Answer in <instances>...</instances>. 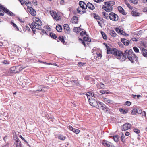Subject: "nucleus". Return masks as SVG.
I'll list each match as a JSON object with an SVG mask.
<instances>
[{"mask_svg": "<svg viewBox=\"0 0 147 147\" xmlns=\"http://www.w3.org/2000/svg\"><path fill=\"white\" fill-rule=\"evenodd\" d=\"M131 14L133 16H139L140 15V13L136 12L135 11H132L131 13Z\"/></svg>", "mask_w": 147, "mask_h": 147, "instance_id": "obj_32", "label": "nucleus"}, {"mask_svg": "<svg viewBox=\"0 0 147 147\" xmlns=\"http://www.w3.org/2000/svg\"><path fill=\"white\" fill-rule=\"evenodd\" d=\"M79 40H81L82 42V44L84 45V46H86V45L85 44L83 40L80 38H79Z\"/></svg>", "mask_w": 147, "mask_h": 147, "instance_id": "obj_60", "label": "nucleus"}, {"mask_svg": "<svg viewBox=\"0 0 147 147\" xmlns=\"http://www.w3.org/2000/svg\"><path fill=\"white\" fill-rule=\"evenodd\" d=\"M19 1L20 3L22 5H24V1H23V0H18Z\"/></svg>", "mask_w": 147, "mask_h": 147, "instance_id": "obj_61", "label": "nucleus"}, {"mask_svg": "<svg viewBox=\"0 0 147 147\" xmlns=\"http://www.w3.org/2000/svg\"><path fill=\"white\" fill-rule=\"evenodd\" d=\"M102 100L104 102L107 104L108 103L112 104L113 103V100L108 98H103Z\"/></svg>", "mask_w": 147, "mask_h": 147, "instance_id": "obj_21", "label": "nucleus"}, {"mask_svg": "<svg viewBox=\"0 0 147 147\" xmlns=\"http://www.w3.org/2000/svg\"><path fill=\"white\" fill-rule=\"evenodd\" d=\"M88 101L89 102L90 104L93 107L98 109L99 108V106L96 100L93 99V98H88Z\"/></svg>", "mask_w": 147, "mask_h": 147, "instance_id": "obj_4", "label": "nucleus"}, {"mask_svg": "<svg viewBox=\"0 0 147 147\" xmlns=\"http://www.w3.org/2000/svg\"><path fill=\"white\" fill-rule=\"evenodd\" d=\"M139 0H131V3L134 4H137Z\"/></svg>", "mask_w": 147, "mask_h": 147, "instance_id": "obj_43", "label": "nucleus"}, {"mask_svg": "<svg viewBox=\"0 0 147 147\" xmlns=\"http://www.w3.org/2000/svg\"><path fill=\"white\" fill-rule=\"evenodd\" d=\"M16 147H22L21 142L18 138L16 137Z\"/></svg>", "mask_w": 147, "mask_h": 147, "instance_id": "obj_22", "label": "nucleus"}, {"mask_svg": "<svg viewBox=\"0 0 147 147\" xmlns=\"http://www.w3.org/2000/svg\"><path fill=\"white\" fill-rule=\"evenodd\" d=\"M27 10L32 15L35 16L36 15V11L32 7L27 6Z\"/></svg>", "mask_w": 147, "mask_h": 147, "instance_id": "obj_12", "label": "nucleus"}, {"mask_svg": "<svg viewBox=\"0 0 147 147\" xmlns=\"http://www.w3.org/2000/svg\"><path fill=\"white\" fill-rule=\"evenodd\" d=\"M101 33L102 34V36L103 38L105 40L107 39V36H106V35L102 31L101 32Z\"/></svg>", "mask_w": 147, "mask_h": 147, "instance_id": "obj_40", "label": "nucleus"}, {"mask_svg": "<svg viewBox=\"0 0 147 147\" xmlns=\"http://www.w3.org/2000/svg\"><path fill=\"white\" fill-rule=\"evenodd\" d=\"M131 113L133 115H135L138 113V110L136 109H134L131 111Z\"/></svg>", "mask_w": 147, "mask_h": 147, "instance_id": "obj_37", "label": "nucleus"}, {"mask_svg": "<svg viewBox=\"0 0 147 147\" xmlns=\"http://www.w3.org/2000/svg\"><path fill=\"white\" fill-rule=\"evenodd\" d=\"M125 105H127L129 106L131 105V103L129 101H127L125 102Z\"/></svg>", "mask_w": 147, "mask_h": 147, "instance_id": "obj_55", "label": "nucleus"}, {"mask_svg": "<svg viewBox=\"0 0 147 147\" xmlns=\"http://www.w3.org/2000/svg\"><path fill=\"white\" fill-rule=\"evenodd\" d=\"M86 9L87 8L78 7L77 9V11L79 13L82 14L86 12Z\"/></svg>", "mask_w": 147, "mask_h": 147, "instance_id": "obj_13", "label": "nucleus"}, {"mask_svg": "<svg viewBox=\"0 0 147 147\" xmlns=\"http://www.w3.org/2000/svg\"><path fill=\"white\" fill-rule=\"evenodd\" d=\"M124 52L126 57V56H127L128 59L131 62L133 63L137 60V57L133 52L132 50H125Z\"/></svg>", "mask_w": 147, "mask_h": 147, "instance_id": "obj_3", "label": "nucleus"}, {"mask_svg": "<svg viewBox=\"0 0 147 147\" xmlns=\"http://www.w3.org/2000/svg\"><path fill=\"white\" fill-rule=\"evenodd\" d=\"M84 40L86 41L87 42H90L91 41V39L90 38L87 37H85L83 38Z\"/></svg>", "mask_w": 147, "mask_h": 147, "instance_id": "obj_45", "label": "nucleus"}, {"mask_svg": "<svg viewBox=\"0 0 147 147\" xmlns=\"http://www.w3.org/2000/svg\"><path fill=\"white\" fill-rule=\"evenodd\" d=\"M26 0H24L23 1H24V3H25V5H27V6H28L27 5L28 4H30L31 3V2L30 1H26Z\"/></svg>", "mask_w": 147, "mask_h": 147, "instance_id": "obj_47", "label": "nucleus"}, {"mask_svg": "<svg viewBox=\"0 0 147 147\" xmlns=\"http://www.w3.org/2000/svg\"><path fill=\"white\" fill-rule=\"evenodd\" d=\"M50 36H51L52 38L54 39H55L57 38V36L56 35L53 33H50Z\"/></svg>", "mask_w": 147, "mask_h": 147, "instance_id": "obj_42", "label": "nucleus"}, {"mask_svg": "<svg viewBox=\"0 0 147 147\" xmlns=\"http://www.w3.org/2000/svg\"><path fill=\"white\" fill-rule=\"evenodd\" d=\"M107 3L109 5H111V6L115 5V2L113 1H111L107 2Z\"/></svg>", "mask_w": 147, "mask_h": 147, "instance_id": "obj_41", "label": "nucleus"}, {"mask_svg": "<svg viewBox=\"0 0 147 147\" xmlns=\"http://www.w3.org/2000/svg\"><path fill=\"white\" fill-rule=\"evenodd\" d=\"M100 88H104L105 86L104 84L102 83H101L100 84Z\"/></svg>", "mask_w": 147, "mask_h": 147, "instance_id": "obj_54", "label": "nucleus"}, {"mask_svg": "<svg viewBox=\"0 0 147 147\" xmlns=\"http://www.w3.org/2000/svg\"><path fill=\"white\" fill-rule=\"evenodd\" d=\"M125 138V136L124 135L123 133H122V135L121 136V140L123 142L124 141V139Z\"/></svg>", "mask_w": 147, "mask_h": 147, "instance_id": "obj_49", "label": "nucleus"}, {"mask_svg": "<svg viewBox=\"0 0 147 147\" xmlns=\"http://www.w3.org/2000/svg\"><path fill=\"white\" fill-rule=\"evenodd\" d=\"M4 15V12L0 10V16H3Z\"/></svg>", "mask_w": 147, "mask_h": 147, "instance_id": "obj_58", "label": "nucleus"}, {"mask_svg": "<svg viewBox=\"0 0 147 147\" xmlns=\"http://www.w3.org/2000/svg\"><path fill=\"white\" fill-rule=\"evenodd\" d=\"M86 32L85 31H82L80 33V35L81 36H83L84 34H86Z\"/></svg>", "mask_w": 147, "mask_h": 147, "instance_id": "obj_57", "label": "nucleus"}, {"mask_svg": "<svg viewBox=\"0 0 147 147\" xmlns=\"http://www.w3.org/2000/svg\"><path fill=\"white\" fill-rule=\"evenodd\" d=\"M133 49L135 52L136 53H138L139 52V49L136 47H133Z\"/></svg>", "mask_w": 147, "mask_h": 147, "instance_id": "obj_46", "label": "nucleus"}, {"mask_svg": "<svg viewBox=\"0 0 147 147\" xmlns=\"http://www.w3.org/2000/svg\"><path fill=\"white\" fill-rule=\"evenodd\" d=\"M99 104L101 106L100 108L105 112L107 113H109V109L102 102H100Z\"/></svg>", "mask_w": 147, "mask_h": 147, "instance_id": "obj_10", "label": "nucleus"}, {"mask_svg": "<svg viewBox=\"0 0 147 147\" xmlns=\"http://www.w3.org/2000/svg\"><path fill=\"white\" fill-rule=\"evenodd\" d=\"M102 144L105 147H113V146L111 145L110 142L107 141H102Z\"/></svg>", "mask_w": 147, "mask_h": 147, "instance_id": "obj_14", "label": "nucleus"}, {"mask_svg": "<svg viewBox=\"0 0 147 147\" xmlns=\"http://www.w3.org/2000/svg\"><path fill=\"white\" fill-rule=\"evenodd\" d=\"M68 128L70 130L72 131L76 134H78L80 132V130H79L74 128L71 126H69Z\"/></svg>", "mask_w": 147, "mask_h": 147, "instance_id": "obj_15", "label": "nucleus"}, {"mask_svg": "<svg viewBox=\"0 0 147 147\" xmlns=\"http://www.w3.org/2000/svg\"><path fill=\"white\" fill-rule=\"evenodd\" d=\"M17 68L18 71V72H19L21 71L23 69H24L25 67H22L20 65L17 66Z\"/></svg>", "mask_w": 147, "mask_h": 147, "instance_id": "obj_30", "label": "nucleus"}, {"mask_svg": "<svg viewBox=\"0 0 147 147\" xmlns=\"http://www.w3.org/2000/svg\"><path fill=\"white\" fill-rule=\"evenodd\" d=\"M134 131L137 134L140 133V130L136 128L134 129Z\"/></svg>", "mask_w": 147, "mask_h": 147, "instance_id": "obj_53", "label": "nucleus"}, {"mask_svg": "<svg viewBox=\"0 0 147 147\" xmlns=\"http://www.w3.org/2000/svg\"><path fill=\"white\" fill-rule=\"evenodd\" d=\"M93 16H94V18L96 19H100L99 16L98 15H96L95 14H94Z\"/></svg>", "mask_w": 147, "mask_h": 147, "instance_id": "obj_50", "label": "nucleus"}, {"mask_svg": "<svg viewBox=\"0 0 147 147\" xmlns=\"http://www.w3.org/2000/svg\"><path fill=\"white\" fill-rule=\"evenodd\" d=\"M119 111L121 113L123 114L126 113L128 112L127 110L125 109H120Z\"/></svg>", "mask_w": 147, "mask_h": 147, "instance_id": "obj_31", "label": "nucleus"}, {"mask_svg": "<svg viewBox=\"0 0 147 147\" xmlns=\"http://www.w3.org/2000/svg\"><path fill=\"white\" fill-rule=\"evenodd\" d=\"M142 54L146 57H147V50L144 49H142Z\"/></svg>", "mask_w": 147, "mask_h": 147, "instance_id": "obj_26", "label": "nucleus"}, {"mask_svg": "<svg viewBox=\"0 0 147 147\" xmlns=\"http://www.w3.org/2000/svg\"><path fill=\"white\" fill-rule=\"evenodd\" d=\"M19 137L20 138L23 140L26 143H27V141L25 139L22 137L21 135H20L19 136Z\"/></svg>", "mask_w": 147, "mask_h": 147, "instance_id": "obj_51", "label": "nucleus"}, {"mask_svg": "<svg viewBox=\"0 0 147 147\" xmlns=\"http://www.w3.org/2000/svg\"><path fill=\"white\" fill-rule=\"evenodd\" d=\"M58 39L60 40L63 43H64L65 42V41L63 36H59L58 38Z\"/></svg>", "mask_w": 147, "mask_h": 147, "instance_id": "obj_44", "label": "nucleus"}, {"mask_svg": "<svg viewBox=\"0 0 147 147\" xmlns=\"http://www.w3.org/2000/svg\"><path fill=\"white\" fill-rule=\"evenodd\" d=\"M32 3L34 5H37V2L36 0H34L32 1Z\"/></svg>", "mask_w": 147, "mask_h": 147, "instance_id": "obj_52", "label": "nucleus"}, {"mask_svg": "<svg viewBox=\"0 0 147 147\" xmlns=\"http://www.w3.org/2000/svg\"><path fill=\"white\" fill-rule=\"evenodd\" d=\"M115 30L117 32L120 34V32L121 31L120 29L118 28H116Z\"/></svg>", "mask_w": 147, "mask_h": 147, "instance_id": "obj_59", "label": "nucleus"}, {"mask_svg": "<svg viewBox=\"0 0 147 147\" xmlns=\"http://www.w3.org/2000/svg\"><path fill=\"white\" fill-rule=\"evenodd\" d=\"M45 27L46 29H47V30H48V31H49L50 30L51 28L49 27V26H45Z\"/></svg>", "mask_w": 147, "mask_h": 147, "instance_id": "obj_56", "label": "nucleus"}, {"mask_svg": "<svg viewBox=\"0 0 147 147\" xmlns=\"http://www.w3.org/2000/svg\"><path fill=\"white\" fill-rule=\"evenodd\" d=\"M80 7H82L84 8H87L86 4L84 2L82 1H80L79 3Z\"/></svg>", "mask_w": 147, "mask_h": 147, "instance_id": "obj_20", "label": "nucleus"}, {"mask_svg": "<svg viewBox=\"0 0 147 147\" xmlns=\"http://www.w3.org/2000/svg\"><path fill=\"white\" fill-rule=\"evenodd\" d=\"M56 28L57 31L59 32H61L62 31V27L60 25H57L56 26Z\"/></svg>", "mask_w": 147, "mask_h": 147, "instance_id": "obj_28", "label": "nucleus"}, {"mask_svg": "<svg viewBox=\"0 0 147 147\" xmlns=\"http://www.w3.org/2000/svg\"><path fill=\"white\" fill-rule=\"evenodd\" d=\"M33 19V22L31 23L30 27L34 32L36 30H34V29L39 30L41 29L42 22L40 19L36 17H34Z\"/></svg>", "mask_w": 147, "mask_h": 147, "instance_id": "obj_2", "label": "nucleus"}, {"mask_svg": "<svg viewBox=\"0 0 147 147\" xmlns=\"http://www.w3.org/2000/svg\"><path fill=\"white\" fill-rule=\"evenodd\" d=\"M103 16H104V18L107 19L108 17V14L106 12H104L102 13Z\"/></svg>", "mask_w": 147, "mask_h": 147, "instance_id": "obj_48", "label": "nucleus"}, {"mask_svg": "<svg viewBox=\"0 0 147 147\" xmlns=\"http://www.w3.org/2000/svg\"><path fill=\"white\" fill-rule=\"evenodd\" d=\"M107 53L108 54H112L115 56L117 57V58L121 61H124L126 59L125 53L123 54L122 52L116 49H112L107 50Z\"/></svg>", "mask_w": 147, "mask_h": 147, "instance_id": "obj_1", "label": "nucleus"}, {"mask_svg": "<svg viewBox=\"0 0 147 147\" xmlns=\"http://www.w3.org/2000/svg\"><path fill=\"white\" fill-rule=\"evenodd\" d=\"M100 92L102 94H108L109 93V91L108 90H100Z\"/></svg>", "mask_w": 147, "mask_h": 147, "instance_id": "obj_35", "label": "nucleus"}, {"mask_svg": "<svg viewBox=\"0 0 147 147\" xmlns=\"http://www.w3.org/2000/svg\"><path fill=\"white\" fill-rule=\"evenodd\" d=\"M85 94L87 96L88 100L89 98H92L93 97H95L94 94L90 91L87 92L86 94Z\"/></svg>", "mask_w": 147, "mask_h": 147, "instance_id": "obj_18", "label": "nucleus"}, {"mask_svg": "<svg viewBox=\"0 0 147 147\" xmlns=\"http://www.w3.org/2000/svg\"><path fill=\"white\" fill-rule=\"evenodd\" d=\"M45 87L42 86H39L38 87V89L35 90L33 91L34 93H39L41 92V91L45 92L46 90H45Z\"/></svg>", "mask_w": 147, "mask_h": 147, "instance_id": "obj_9", "label": "nucleus"}, {"mask_svg": "<svg viewBox=\"0 0 147 147\" xmlns=\"http://www.w3.org/2000/svg\"><path fill=\"white\" fill-rule=\"evenodd\" d=\"M131 127V125L130 124L126 123L122 125L121 129L122 131H125L130 129Z\"/></svg>", "mask_w": 147, "mask_h": 147, "instance_id": "obj_11", "label": "nucleus"}, {"mask_svg": "<svg viewBox=\"0 0 147 147\" xmlns=\"http://www.w3.org/2000/svg\"><path fill=\"white\" fill-rule=\"evenodd\" d=\"M142 115L143 116H146V113L145 111H143L142 113Z\"/></svg>", "mask_w": 147, "mask_h": 147, "instance_id": "obj_63", "label": "nucleus"}, {"mask_svg": "<svg viewBox=\"0 0 147 147\" xmlns=\"http://www.w3.org/2000/svg\"><path fill=\"white\" fill-rule=\"evenodd\" d=\"M20 79L22 81H24V82H26V80H27V78L24 76H22L20 77Z\"/></svg>", "mask_w": 147, "mask_h": 147, "instance_id": "obj_29", "label": "nucleus"}, {"mask_svg": "<svg viewBox=\"0 0 147 147\" xmlns=\"http://www.w3.org/2000/svg\"><path fill=\"white\" fill-rule=\"evenodd\" d=\"M84 64H85L84 63H82L81 62H80L78 63V66H82Z\"/></svg>", "mask_w": 147, "mask_h": 147, "instance_id": "obj_62", "label": "nucleus"}, {"mask_svg": "<svg viewBox=\"0 0 147 147\" xmlns=\"http://www.w3.org/2000/svg\"><path fill=\"white\" fill-rule=\"evenodd\" d=\"M50 14L53 18L56 21L59 20L61 19V17L59 14H57L56 12L54 11H50Z\"/></svg>", "mask_w": 147, "mask_h": 147, "instance_id": "obj_5", "label": "nucleus"}, {"mask_svg": "<svg viewBox=\"0 0 147 147\" xmlns=\"http://www.w3.org/2000/svg\"><path fill=\"white\" fill-rule=\"evenodd\" d=\"M64 30L67 33H69L70 31L69 27L67 24H65L64 25Z\"/></svg>", "mask_w": 147, "mask_h": 147, "instance_id": "obj_17", "label": "nucleus"}, {"mask_svg": "<svg viewBox=\"0 0 147 147\" xmlns=\"http://www.w3.org/2000/svg\"><path fill=\"white\" fill-rule=\"evenodd\" d=\"M10 24H11L13 25V27L15 28V29L17 30H19V29L18 28V27L17 25L15 24L13 22L11 21L10 22Z\"/></svg>", "mask_w": 147, "mask_h": 147, "instance_id": "obj_34", "label": "nucleus"}, {"mask_svg": "<svg viewBox=\"0 0 147 147\" xmlns=\"http://www.w3.org/2000/svg\"><path fill=\"white\" fill-rule=\"evenodd\" d=\"M72 80L71 81V82L72 83L74 84H76V85L78 86L79 84L78 83V81L76 80H73V79H74V78L73 77L72 78Z\"/></svg>", "mask_w": 147, "mask_h": 147, "instance_id": "obj_33", "label": "nucleus"}, {"mask_svg": "<svg viewBox=\"0 0 147 147\" xmlns=\"http://www.w3.org/2000/svg\"><path fill=\"white\" fill-rule=\"evenodd\" d=\"M132 41H137V39L136 38H133L131 39Z\"/></svg>", "mask_w": 147, "mask_h": 147, "instance_id": "obj_64", "label": "nucleus"}, {"mask_svg": "<svg viewBox=\"0 0 147 147\" xmlns=\"http://www.w3.org/2000/svg\"><path fill=\"white\" fill-rule=\"evenodd\" d=\"M118 9L119 11L123 15H125L126 13L125 12V11L123 8L121 6H118Z\"/></svg>", "mask_w": 147, "mask_h": 147, "instance_id": "obj_25", "label": "nucleus"}, {"mask_svg": "<svg viewBox=\"0 0 147 147\" xmlns=\"http://www.w3.org/2000/svg\"><path fill=\"white\" fill-rule=\"evenodd\" d=\"M0 9L3 10L5 13L9 15L10 16H13V14L12 12L5 7L1 4H0Z\"/></svg>", "mask_w": 147, "mask_h": 147, "instance_id": "obj_8", "label": "nucleus"}, {"mask_svg": "<svg viewBox=\"0 0 147 147\" xmlns=\"http://www.w3.org/2000/svg\"><path fill=\"white\" fill-rule=\"evenodd\" d=\"M81 31L80 28V27H75L73 29V31L76 33H78Z\"/></svg>", "mask_w": 147, "mask_h": 147, "instance_id": "obj_27", "label": "nucleus"}, {"mask_svg": "<svg viewBox=\"0 0 147 147\" xmlns=\"http://www.w3.org/2000/svg\"><path fill=\"white\" fill-rule=\"evenodd\" d=\"M17 66H13L10 69V71L12 73L16 74L18 73L17 68Z\"/></svg>", "mask_w": 147, "mask_h": 147, "instance_id": "obj_19", "label": "nucleus"}, {"mask_svg": "<svg viewBox=\"0 0 147 147\" xmlns=\"http://www.w3.org/2000/svg\"><path fill=\"white\" fill-rule=\"evenodd\" d=\"M111 35L113 37H115L116 36V34L113 30H111L110 32Z\"/></svg>", "mask_w": 147, "mask_h": 147, "instance_id": "obj_38", "label": "nucleus"}, {"mask_svg": "<svg viewBox=\"0 0 147 147\" xmlns=\"http://www.w3.org/2000/svg\"><path fill=\"white\" fill-rule=\"evenodd\" d=\"M109 19L113 21H116L118 20V15L113 12L110 13L109 15Z\"/></svg>", "mask_w": 147, "mask_h": 147, "instance_id": "obj_6", "label": "nucleus"}, {"mask_svg": "<svg viewBox=\"0 0 147 147\" xmlns=\"http://www.w3.org/2000/svg\"><path fill=\"white\" fill-rule=\"evenodd\" d=\"M87 8L88 7V8L91 10L94 9L95 7L94 5L90 3H88L86 4Z\"/></svg>", "mask_w": 147, "mask_h": 147, "instance_id": "obj_23", "label": "nucleus"}, {"mask_svg": "<svg viewBox=\"0 0 147 147\" xmlns=\"http://www.w3.org/2000/svg\"><path fill=\"white\" fill-rule=\"evenodd\" d=\"M102 8L105 11L108 12L112 11L113 9L112 6L109 5L107 2H105V4L103 6Z\"/></svg>", "mask_w": 147, "mask_h": 147, "instance_id": "obj_7", "label": "nucleus"}, {"mask_svg": "<svg viewBox=\"0 0 147 147\" xmlns=\"http://www.w3.org/2000/svg\"><path fill=\"white\" fill-rule=\"evenodd\" d=\"M78 18L76 16H74L71 19V22L73 24H76L78 23Z\"/></svg>", "mask_w": 147, "mask_h": 147, "instance_id": "obj_24", "label": "nucleus"}, {"mask_svg": "<svg viewBox=\"0 0 147 147\" xmlns=\"http://www.w3.org/2000/svg\"><path fill=\"white\" fill-rule=\"evenodd\" d=\"M121 42L125 45L128 46L131 42V40L125 39L124 38H122L121 39Z\"/></svg>", "mask_w": 147, "mask_h": 147, "instance_id": "obj_16", "label": "nucleus"}, {"mask_svg": "<svg viewBox=\"0 0 147 147\" xmlns=\"http://www.w3.org/2000/svg\"><path fill=\"white\" fill-rule=\"evenodd\" d=\"M119 138V137L118 135L115 136H113L114 140L115 142H117Z\"/></svg>", "mask_w": 147, "mask_h": 147, "instance_id": "obj_36", "label": "nucleus"}, {"mask_svg": "<svg viewBox=\"0 0 147 147\" xmlns=\"http://www.w3.org/2000/svg\"><path fill=\"white\" fill-rule=\"evenodd\" d=\"M58 138L59 139L64 140L66 138V137L62 135H60L58 136Z\"/></svg>", "mask_w": 147, "mask_h": 147, "instance_id": "obj_39", "label": "nucleus"}]
</instances>
